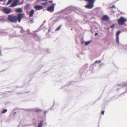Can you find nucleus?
I'll list each match as a JSON object with an SVG mask.
<instances>
[{
  "label": "nucleus",
  "instance_id": "1",
  "mask_svg": "<svg viewBox=\"0 0 127 127\" xmlns=\"http://www.w3.org/2000/svg\"><path fill=\"white\" fill-rule=\"evenodd\" d=\"M23 17V15L22 14H19L18 17L16 16L9 15L8 17V20L10 22L12 23L16 22L18 20L19 22L20 23L21 19Z\"/></svg>",
  "mask_w": 127,
  "mask_h": 127
},
{
  "label": "nucleus",
  "instance_id": "27",
  "mask_svg": "<svg viewBox=\"0 0 127 127\" xmlns=\"http://www.w3.org/2000/svg\"><path fill=\"white\" fill-rule=\"evenodd\" d=\"M109 28H110L109 27V28H107V29H108V30L109 29Z\"/></svg>",
  "mask_w": 127,
  "mask_h": 127
},
{
  "label": "nucleus",
  "instance_id": "20",
  "mask_svg": "<svg viewBox=\"0 0 127 127\" xmlns=\"http://www.w3.org/2000/svg\"><path fill=\"white\" fill-rule=\"evenodd\" d=\"M114 25H112L111 26H110V27H109V28H113V27H114Z\"/></svg>",
  "mask_w": 127,
  "mask_h": 127
},
{
  "label": "nucleus",
  "instance_id": "25",
  "mask_svg": "<svg viewBox=\"0 0 127 127\" xmlns=\"http://www.w3.org/2000/svg\"><path fill=\"white\" fill-rule=\"evenodd\" d=\"M52 1H49V3H52Z\"/></svg>",
  "mask_w": 127,
  "mask_h": 127
},
{
  "label": "nucleus",
  "instance_id": "9",
  "mask_svg": "<svg viewBox=\"0 0 127 127\" xmlns=\"http://www.w3.org/2000/svg\"><path fill=\"white\" fill-rule=\"evenodd\" d=\"M15 11L17 13H19L22 12L23 11L22 8H19L16 10Z\"/></svg>",
  "mask_w": 127,
  "mask_h": 127
},
{
  "label": "nucleus",
  "instance_id": "17",
  "mask_svg": "<svg viewBox=\"0 0 127 127\" xmlns=\"http://www.w3.org/2000/svg\"><path fill=\"white\" fill-rule=\"evenodd\" d=\"M61 27V26H60L56 30V31H57L60 30Z\"/></svg>",
  "mask_w": 127,
  "mask_h": 127
},
{
  "label": "nucleus",
  "instance_id": "11",
  "mask_svg": "<svg viewBox=\"0 0 127 127\" xmlns=\"http://www.w3.org/2000/svg\"><path fill=\"white\" fill-rule=\"evenodd\" d=\"M120 31H118L116 34V36H119V35L120 34Z\"/></svg>",
  "mask_w": 127,
  "mask_h": 127
},
{
  "label": "nucleus",
  "instance_id": "22",
  "mask_svg": "<svg viewBox=\"0 0 127 127\" xmlns=\"http://www.w3.org/2000/svg\"><path fill=\"white\" fill-rule=\"evenodd\" d=\"M41 111V110H39V109H37L35 110V111L36 112H37V111Z\"/></svg>",
  "mask_w": 127,
  "mask_h": 127
},
{
  "label": "nucleus",
  "instance_id": "8",
  "mask_svg": "<svg viewBox=\"0 0 127 127\" xmlns=\"http://www.w3.org/2000/svg\"><path fill=\"white\" fill-rule=\"evenodd\" d=\"M34 11L33 9H32L30 12V14H29V17L30 18L33 16L34 13Z\"/></svg>",
  "mask_w": 127,
  "mask_h": 127
},
{
  "label": "nucleus",
  "instance_id": "16",
  "mask_svg": "<svg viewBox=\"0 0 127 127\" xmlns=\"http://www.w3.org/2000/svg\"><path fill=\"white\" fill-rule=\"evenodd\" d=\"M12 1V0H8V1L6 4V5H7L11 3Z\"/></svg>",
  "mask_w": 127,
  "mask_h": 127
},
{
  "label": "nucleus",
  "instance_id": "15",
  "mask_svg": "<svg viewBox=\"0 0 127 127\" xmlns=\"http://www.w3.org/2000/svg\"><path fill=\"white\" fill-rule=\"evenodd\" d=\"M7 111V110L6 109H4L3 111H2V114H4V113H5Z\"/></svg>",
  "mask_w": 127,
  "mask_h": 127
},
{
  "label": "nucleus",
  "instance_id": "6",
  "mask_svg": "<svg viewBox=\"0 0 127 127\" xmlns=\"http://www.w3.org/2000/svg\"><path fill=\"white\" fill-rule=\"evenodd\" d=\"M54 10V6H51L48 7L47 8V10L49 11H53Z\"/></svg>",
  "mask_w": 127,
  "mask_h": 127
},
{
  "label": "nucleus",
  "instance_id": "23",
  "mask_svg": "<svg viewBox=\"0 0 127 127\" xmlns=\"http://www.w3.org/2000/svg\"><path fill=\"white\" fill-rule=\"evenodd\" d=\"M98 62L99 63H100L101 62V61H96L95 62V63H96L97 62Z\"/></svg>",
  "mask_w": 127,
  "mask_h": 127
},
{
  "label": "nucleus",
  "instance_id": "24",
  "mask_svg": "<svg viewBox=\"0 0 127 127\" xmlns=\"http://www.w3.org/2000/svg\"><path fill=\"white\" fill-rule=\"evenodd\" d=\"M97 34H98V33H95V36H96L97 35Z\"/></svg>",
  "mask_w": 127,
  "mask_h": 127
},
{
  "label": "nucleus",
  "instance_id": "10",
  "mask_svg": "<svg viewBox=\"0 0 127 127\" xmlns=\"http://www.w3.org/2000/svg\"><path fill=\"white\" fill-rule=\"evenodd\" d=\"M43 123V121H41L38 124L37 127H42Z\"/></svg>",
  "mask_w": 127,
  "mask_h": 127
},
{
  "label": "nucleus",
  "instance_id": "7",
  "mask_svg": "<svg viewBox=\"0 0 127 127\" xmlns=\"http://www.w3.org/2000/svg\"><path fill=\"white\" fill-rule=\"evenodd\" d=\"M34 8L36 10H38L42 9L43 7L41 6L36 5L34 7Z\"/></svg>",
  "mask_w": 127,
  "mask_h": 127
},
{
  "label": "nucleus",
  "instance_id": "13",
  "mask_svg": "<svg viewBox=\"0 0 127 127\" xmlns=\"http://www.w3.org/2000/svg\"><path fill=\"white\" fill-rule=\"evenodd\" d=\"M48 3L47 2H45L42 3H41V4L44 5V6H45Z\"/></svg>",
  "mask_w": 127,
  "mask_h": 127
},
{
  "label": "nucleus",
  "instance_id": "19",
  "mask_svg": "<svg viewBox=\"0 0 127 127\" xmlns=\"http://www.w3.org/2000/svg\"><path fill=\"white\" fill-rule=\"evenodd\" d=\"M104 111H102L101 112V114L102 115H103L104 114Z\"/></svg>",
  "mask_w": 127,
  "mask_h": 127
},
{
  "label": "nucleus",
  "instance_id": "26",
  "mask_svg": "<svg viewBox=\"0 0 127 127\" xmlns=\"http://www.w3.org/2000/svg\"><path fill=\"white\" fill-rule=\"evenodd\" d=\"M42 0V1H45L46 0Z\"/></svg>",
  "mask_w": 127,
  "mask_h": 127
},
{
  "label": "nucleus",
  "instance_id": "2",
  "mask_svg": "<svg viewBox=\"0 0 127 127\" xmlns=\"http://www.w3.org/2000/svg\"><path fill=\"white\" fill-rule=\"evenodd\" d=\"M126 21L125 18L122 17H121L118 20V22L119 25H122L124 24Z\"/></svg>",
  "mask_w": 127,
  "mask_h": 127
},
{
  "label": "nucleus",
  "instance_id": "4",
  "mask_svg": "<svg viewBox=\"0 0 127 127\" xmlns=\"http://www.w3.org/2000/svg\"><path fill=\"white\" fill-rule=\"evenodd\" d=\"M13 0L14 1V2L10 6L11 7H13L16 6L18 2V0Z\"/></svg>",
  "mask_w": 127,
  "mask_h": 127
},
{
  "label": "nucleus",
  "instance_id": "28",
  "mask_svg": "<svg viewBox=\"0 0 127 127\" xmlns=\"http://www.w3.org/2000/svg\"><path fill=\"white\" fill-rule=\"evenodd\" d=\"M3 0H0V1H2Z\"/></svg>",
  "mask_w": 127,
  "mask_h": 127
},
{
  "label": "nucleus",
  "instance_id": "18",
  "mask_svg": "<svg viewBox=\"0 0 127 127\" xmlns=\"http://www.w3.org/2000/svg\"><path fill=\"white\" fill-rule=\"evenodd\" d=\"M19 28H21L22 29V30H21V32L22 33H23V31H24L23 30V28L22 27H19Z\"/></svg>",
  "mask_w": 127,
  "mask_h": 127
},
{
  "label": "nucleus",
  "instance_id": "3",
  "mask_svg": "<svg viewBox=\"0 0 127 127\" xmlns=\"http://www.w3.org/2000/svg\"><path fill=\"white\" fill-rule=\"evenodd\" d=\"M3 10L4 13L7 14H8L11 13L12 11L11 9L5 8L3 9Z\"/></svg>",
  "mask_w": 127,
  "mask_h": 127
},
{
  "label": "nucleus",
  "instance_id": "14",
  "mask_svg": "<svg viewBox=\"0 0 127 127\" xmlns=\"http://www.w3.org/2000/svg\"><path fill=\"white\" fill-rule=\"evenodd\" d=\"M90 41H88L86 42L85 43V45H87L89 44L90 43Z\"/></svg>",
  "mask_w": 127,
  "mask_h": 127
},
{
  "label": "nucleus",
  "instance_id": "12",
  "mask_svg": "<svg viewBox=\"0 0 127 127\" xmlns=\"http://www.w3.org/2000/svg\"><path fill=\"white\" fill-rule=\"evenodd\" d=\"M116 41L118 44L119 43V36H116Z\"/></svg>",
  "mask_w": 127,
  "mask_h": 127
},
{
  "label": "nucleus",
  "instance_id": "21",
  "mask_svg": "<svg viewBox=\"0 0 127 127\" xmlns=\"http://www.w3.org/2000/svg\"><path fill=\"white\" fill-rule=\"evenodd\" d=\"M110 7L111 8H115V6H114V5H113L112 6Z\"/></svg>",
  "mask_w": 127,
  "mask_h": 127
},
{
  "label": "nucleus",
  "instance_id": "5",
  "mask_svg": "<svg viewBox=\"0 0 127 127\" xmlns=\"http://www.w3.org/2000/svg\"><path fill=\"white\" fill-rule=\"evenodd\" d=\"M109 19V17L106 15H104L102 18V20L104 21H106Z\"/></svg>",
  "mask_w": 127,
  "mask_h": 127
}]
</instances>
